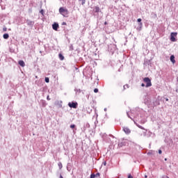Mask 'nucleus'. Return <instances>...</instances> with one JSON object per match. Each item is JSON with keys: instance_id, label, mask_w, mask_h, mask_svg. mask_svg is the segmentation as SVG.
<instances>
[{"instance_id": "1", "label": "nucleus", "mask_w": 178, "mask_h": 178, "mask_svg": "<svg viewBox=\"0 0 178 178\" xmlns=\"http://www.w3.org/2000/svg\"><path fill=\"white\" fill-rule=\"evenodd\" d=\"M59 12L60 13V15H62L63 16H67V15H69V10H67V9L63 8V7H60L59 8Z\"/></svg>"}, {"instance_id": "2", "label": "nucleus", "mask_w": 178, "mask_h": 178, "mask_svg": "<svg viewBox=\"0 0 178 178\" xmlns=\"http://www.w3.org/2000/svg\"><path fill=\"white\" fill-rule=\"evenodd\" d=\"M144 83H146L145 87H151L152 86V83H151V79L149 77H145L143 79Z\"/></svg>"}, {"instance_id": "3", "label": "nucleus", "mask_w": 178, "mask_h": 178, "mask_svg": "<svg viewBox=\"0 0 178 178\" xmlns=\"http://www.w3.org/2000/svg\"><path fill=\"white\" fill-rule=\"evenodd\" d=\"M176 37H177V33L176 32L171 33L170 41H172V42H176Z\"/></svg>"}, {"instance_id": "4", "label": "nucleus", "mask_w": 178, "mask_h": 178, "mask_svg": "<svg viewBox=\"0 0 178 178\" xmlns=\"http://www.w3.org/2000/svg\"><path fill=\"white\" fill-rule=\"evenodd\" d=\"M141 18H139L137 19V22L139 23V27L137 28L138 31H141L142 29H143V22H141Z\"/></svg>"}, {"instance_id": "5", "label": "nucleus", "mask_w": 178, "mask_h": 178, "mask_svg": "<svg viewBox=\"0 0 178 178\" xmlns=\"http://www.w3.org/2000/svg\"><path fill=\"white\" fill-rule=\"evenodd\" d=\"M77 102H72V103H69L68 104V106H70V108H73L74 109H76L77 108Z\"/></svg>"}, {"instance_id": "6", "label": "nucleus", "mask_w": 178, "mask_h": 178, "mask_svg": "<svg viewBox=\"0 0 178 178\" xmlns=\"http://www.w3.org/2000/svg\"><path fill=\"white\" fill-rule=\"evenodd\" d=\"M52 29L53 30H54L55 31H58V29H59V24L54 22L52 24Z\"/></svg>"}, {"instance_id": "7", "label": "nucleus", "mask_w": 178, "mask_h": 178, "mask_svg": "<svg viewBox=\"0 0 178 178\" xmlns=\"http://www.w3.org/2000/svg\"><path fill=\"white\" fill-rule=\"evenodd\" d=\"M18 64L19 66H22V67H24L26 66V63H24V61L22 60L18 62Z\"/></svg>"}, {"instance_id": "8", "label": "nucleus", "mask_w": 178, "mask_h": 178, "mask_svg": "<svg viewBox=\"0 0 178 178\" xmlns=\"http://www.w3.org/2000/svg\"><path fill=\"white\" fill-rule=\"evenodd\" d=\"M94 12L95 13H98L99 12V10H101V9L99 8V6H95V8H94Z\"/></svg>"}, {"instance_id": "9", "label": "nucleus", "mask_w": 178, "mask_h": 178, "mask_svg": "<svg viewBox=\"0 0 178 178\" xmlns=\"http://www.w3.org/2000/svg\"><path fill=\"white\" fill-rule=\"evenodd\" d=\"M124 131L126 133V134H129V133H131L130 129L127 127L124 128Z\"/></svg>"}, {"instance_id": "10", "label": "nucleus", "mask_w": 178, "mask_h": 178, "mask_svg": "<svg viewBox=\"0 0 178 178\" xmlns=\"http://www.w3.org/2000/svg\"><path fill=\"white\" fill-rule=\"evenodd\" d=\"M170 61L172 63H176V60H175V56L174 55H172L170 56Z\"/></svg>"}, {"instance_id": "11", "label": "nucleus", "mask_w": 178, "mask_h": 178, "mask_svg": "<svg viewBox=\"0 0 178 178\" xmlns=\"http://www.w3.org/2000/svg\"><path fill=\"white\" fill-rule=\"evenodd\" d=\"M58 58H59L60 60H63L65 59V56H63V55H62V54H58Z\"/></svg>"}, {"instance_id": "12", "label": "nucleus", "mask_w": 178, "mask_h": 178, "mask_svg": "<svg viewBox=\"0 0 178 178\" xmlns=\"http://www.w3.org/2000/svg\"><path fill=\"white\" fill-rule=\"evenodd\" d=\"M3 38H4V40H8V38H9V34L8 33L3 34Z\"/></svg>"}, {"instance_id": "13", "label": "nucleus", "mask_w": 178, "mask_h": 178, "mask_svg": "<svg viewBox=\"0 0 178 178\" xmlns=\"http://www.w3.org/2000/svg\"><path fill=\"white\" fill-rule=\"evenodd\" d=\"M27 23H28V24H34V22L29 21V20H27Z\"/></svg>"}, {"instance_id": "14", "label": "nucleus", "mask_w": 178, "mask_h": 178, "mask_svg": "<svg viewBox=\"0 0 178 178\" xmlns=\"http://www.w3.org/2000/svg\"><path fill=\"white\" fill-rule=\"evenodd\" d=\"M58 168H60V169L63 168L62 163H58Z\"/></svg>"}, {"instance_id": "15", "label": "nucleus", "mask_w": 178, "mask_h": 178, "mask_svg": "<svg viewBox=\"0 0 178 178\" xmlns=\"http://www.w3.org/2000/svg\"><path fill=\"white\" fill-rule=\"evenodd\" d=\"M45 81H46V83H49V78L46 77L45 78Z\"/></svg>"}, {"instance_id": "16", "label": "nucleus", "mask_w": 178, "mask_h": 178, "mask_svg": "<svg viewBox=\"0 0 178 178\" xmlns=\"http://www.w3.org/2000/svg\"><path fill=\"white\" fill-rule=\"evenodd\" d=\"M95 177H99L100 174L99 172H97L96 175H95Z\"/></svg>"}, {"instance_id": "17", "label": "nucleus", "mask_w": 178, "mask_h": 178, "mask_svg": "<svg viewBox=\"0 0 178 178\" xmlns=\"http://www.w3.org/2000/svg\"><path fill=\"white\" fill-rule=\"evenodd\" d=\"M74 127H76V125H74V124L70 125V128L71 129H74Z\"/></svg>"}, {"instance_id": "18", "label": "nucleus", "mask_w": 178, "mask_h": 178, "mask_svg": "<svg viewBox=\"0 0 178 178\" xmlns=\"http://www.w3.org/2000/svg\"><path fill=\"white\" fill-rule=\"evenodd\" d=\"M94 92H95V93L98 92V88H95L94 89Z\"/></svg>"}, {"instance_id": "19", "label": "nucleus", "mask_w": 178, "mask_h": 178, "mask_svg": "<svg viewBox=\"0 0 178 178\" xmlns=\"http://www.w3.org/2000/svg\"><path fill=\"white\" fill-rule=\"evenodd\" d=\"M90 178H95V175L92 174V175H90Z\"/></svg>"}, {"instance_id": "20", "label": "nucleus", "mask_w": 178, "mask_h": 178, "mask_svg": "<svg viewBox=\"0 0 178 178\" xmlns=\"http://www.w3.org/2000/svg\"><path fill=\"white\" fill-rule=\"evenodd\" d=\"M128 178H134V177L131 176V174H129V175H128Z\"/></svg>"}, {"instance_id": "21", "label": "nucleus", "mask_w": 178, "mask_h": 178, "mask_svg": "<svg viewBox=\"0 0 178 178\" xmlns=\"http://www.w3.org/2000/svg\"><path fill=\"white\" fill-rule=\"evenodd\" d=\"M8 29L7 28H3V31H7Z\"/></svg>"}, {"instance_id": "22", "label": "nucleus", "mask_w": 178, "mask_h": 178, "mask_svg": "<svg viewBox=\"0 0 178 178\" xmlns=\"http://www.w3.org/2000/svg\"><path fill=\"white\" fill-rule=\"evenodd\" d=\"M159 154L161 155V154H162V150L159 149Z\"/></svg>"}, {"instance_id": "23", "label": "nucleus", "mask_w": 178, "mask_h": 178, "mask_svg": "<svg viewBox=\"0 0 178 178\" xmlns=\"http://www.w3.org/2000/svg\"><path fill=\"white\" fill-rule=\"evenodd\" d=\"M62 25H63V26H66V22H63V23H62Z\"/></svg>"}, {"instance_id": "24", "label": "nucleus", "mask_w": 178, "mask_h": 178, "mask_svg": "<svg viewBox=\"0 0 178 178\" xmlns=\"http://www.w3.org/2000/svg\"><path fill=\"white\" fill-rule=\"evenodd\" d=\"M141 87H145V84L142 83V84H141Z\"/></svg>"}, {"instance_id": "25", "label": "nucleus", "mask_w": 178, "mask_h": 178, "mask_svg": "<svg viewBox=\"0 0 178 178\" xmlns=\"http://www.w3.org/2000/svg\"><path fill=\"white\" fill-rule=\"evenodd\" d=\"M47 100H48V101H50V100H51V99L49 98V96H47Z\"/></svg>"}, {"instance_id": "26", "label": "nucleus", "mask_w": 178, "mask_h": 178, "mask_svg": "<svg viewBox=\"0 0 178 178\" xmlns=\"http://www.w3.org/2000/svg\"><path fill=\"white\" fill-rule=\"evenodd\" d=\"M139 129H141L142 130H144V128L143 127H139Z\"/></svg>"}, {"instance_id": "27", "label": "nucleus", "mask_w": 178, "mask_h": 178, "mask_svg": "<svg viewBox=\"0 0 178 178\" xmlns=\"http://www.w3.org/2000/svg\"><path fill=\"white\" fill-rule=\"evenodd\" d=\"M104 24H105V25L108 24V22H104Z\"/></svg>"}, {"instance_id": "28", "label": "nucleus", "mask_w": 178, "mask_h": 178, "mask_svg": "<svg viewBox=\"0 0 178 178\" xmlns=\"http://www.w3.org/2000/svg\"><path fill=\"white\" fill-rule=\"evenodd\" d=\"M60 178H63V177H62V175H60Z\"/></svg>"}, {"instance_id": "29", "label": "nucleus", "mask_w": 178, "mask_h": 178, "mask_svg": "<svg viewBox=\"0 0 178 178\" xmlns=\"http://www.w3.org/2000/svg\"><path fill=\"white\" fill-rule=\"evenodd\" d=\"M165 101H169V99H165Z\"/></svg>"}, {"instance_id": "30", "label": "nucleus", "mask_w": 178, "mask_h": 178, "mask_svg": "<svg viewBox=\"0 0 178 178\" xmlns=\"http://www.w3.org/2000/svg\"><path fill=\"white\" fill-rule=\"evenodd\" d=\"M165 161H168V159H165Z\"/></svg>"}, {"instance_id": "31", "label": "nucleus", "mask_w": 178, "mask_h": 178, "mask_svg": "<svg viewBox=\"0 0 178 178\" xmlns=\"http://www.w3.org/2000/svg\"><path fill=\"white\" fill-rule=\"evenodd\" d=\"M104 165H106V162L104 163Z\"/></svg>"}, {"instance_id": "32", "label": "nucleus", "mask_w": 178, "mask_h": 178, "mask_svg": "<svg viewBox=\"0 0 178 178\" xmlns=\"http://www.w3.org/2000/svg\"><path fill=\"white\" fill-rule=\"evenodd\" d=\"M40 12H41V13H42V10H41Z\"/></svg>"}]
</instances>
